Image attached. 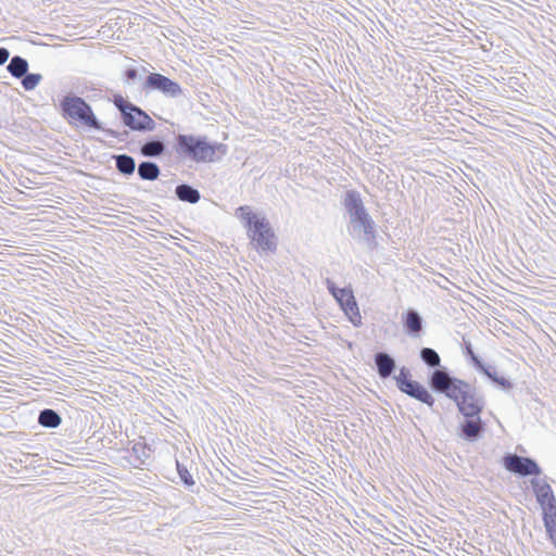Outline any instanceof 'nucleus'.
<instances>
[{
  "mask_svg": "<svg viewBox=\"0 0 556 556\" xmlns=\"http://www.w3.org/2000/svg\"><path fill=\"white\" fill-rule=\"evenodd\" d=\"M89 91H97V89L85 84L81 88L77 87L78 93L68 92L65 94L59 103L61 116L70 123H77L85 128L102 131L119 142L125 141L128 138V131L106 128L97 117L92 106L81 97L86 94L88 99H94L97 94L90 96Z\"/></svg>",
  "mask_w": 556,
  "mask_h": 556,
  "instance_id": "f257e3e1",
  "label": "nucleus"
},
{
  "mask_svg": "<svg viewBox=\"0 0 556 556\" xmlns=\"http://www.w3.org/2000/svg\"><path fill=\"white\" fill-rule=\"evenodd\" d=\"M235 216L245 228L251 247L260 255L276 253L277 237L264 214L255 212L250 205H241L236 208Z\"/></svg>",
  "mask_w": 556,
  "mask_h": 556,
  "instance_id": "f03ea898",
  "label": "nucleus"
},
{
  "mask_svg": "<svg viewBox=\"0 0 556 556\" xmlns=\"http://www.w3.org/2000/svg\"><path fill=\"white\" fill-rule=\"evenodd\" d=\"M175 152L194 163H215L228 152L225 143L210 141L204 135L178 134L175 137Z\"/></svg>",
  "mask_w": 556,
  "mask_h": 556,
  "instance_id": "7ed1b4c3",
  "label": "nucleus"
},
{
  "mask_svg": "<svg viewBox=\"0 0 556 556\" xmlns=\"http://www.w3.org/2000/svg\"><path fill=\"white\" fill-rule=\"evenodd\" d=\"M434 393L443 394L453 401L460 415L482 413L485 401L475 386L455 376L441 378Z\"/></svg>",
  "mask_w": 556,
  "mask_h": 556,
  "instance_id": "20e7f679",
  "label": "nucleus"
},
{
  "mask_svg": "<svg viewBox=\"0 0 556 556\" xmlns=\"http://www.w3.org/2000/svg\"><path fill=\"white\" fill-rule=\"evenodd\" d=\"M396 388L407 396L427 405L432 408L435 404V399L430 390L421 382L412 379L409 368L402 366L399 374L393 376Z\"/></svg>",
  "mask_w": 556,
  "mask_h": 556,
  "instance_id": "39448f33",
  "label": "nucleus"
},
{
  "mask_svg": "<svg viewBox=\"0 0 556 556\" xmlns=\"http://www.w3.org/2000/svg\"><path fill=\"white\" fill-rule=\"evenodd\" d=\"M121 123L128 132H152L156 128L155 121L139 105L132 103L121 116Z\"/></svg>",
  "mask_w": 556,
  "mask_h": 556,
  "instance_id": "423d86ee",
  "label": "nucleus"
},
{
  "mask_svg": "<svg viewBox=\"0 0 556 556\" xmlns=\"http://www.w3.org/2000/svg\"><path fill=\"white\" fill-rule=\"evenodd\" d=\"M502 463L504 468L519 477H530L538 478L542 475V468L538 464L534 458L528 456H521L515 453H506Z\"/></svg>",
  "mask_w": 556,
  "mask_h": 556,
  "instance_id": "0eeeda50",
  "label": "nucleus"
},
{
  "mask_svg": "<svg viewBox=\"0 0 556 556\" xmlns=\"http://www.w3.org/2000/svg\"><path fill=\"white\" fill-rule=\"evenodd\" d=\"M142 90L146 92L157 91L166 98L177 99L184 96L181 86L161 73H149L142 84Z\"/></svg>",
  "mask_w": 556,
  "mask_h": 556,
  "instance_id": "6e6552de",
  "label": "nucleus"
},
{
  "mask_svg": "<svg viewBox=\"0 0 556 556\" xmlns=\"http://www.w3.org/2000/svg\"><path fill=\"white\" fill-rule=\"evenodd\" d=\"M419 357L421 362L432 370L429 372L427 383L432 392H435L438 388L435 384L441 378L452 377L450 369L441 364V357L439 353L432 348H421L419 351Z\"/></svg>",
  "mask_w": 556,
  "mask_h": 556,
  "instance_id": "1a4fd4ad",
  "label": "nucleus"
},
{
  "mask_svg": "<svg viewBox=\"0 0 556 556\" xmlns=\"http://www.w3.org/2000/svg\"><path fill=\"white\" fill-rule=\"evenodd\" d=\"M482 413L465 414L456 427V435L465 442L476 443L484 435L486 424L481 418Z\"/></svg>",
  "mask_w": 556,
  "mask_h": 556,
  "instance_id": "9d476101",
  "label": "nucleus"
},
{
  "mask_svg": "<svg viewBox=\"0 0 556 556\" xmlns=\"http://www.w3.org/2000/svg\"><path fill=\"white\" fill-rule=\"evenodd\" d=\"M350 224L349 232L354 239L364 241L367 248L371 251L377 249L378 241L375 222L369 213L350 220Z\"/></svg>",
  "mask_w": 556,
  "mask_h": 556,
  "instance_id": "9b49d317",
  "label": "nucleus"
},
{
  "mask_svg": "<svg viewBox=\"0 0 556 556\" xmlns=\"http://www.w3.org/2000/svg\"><path fill=\"white\" fill-rule=\"evenodd\" d=\"M530 484L535 500L542 509V516L556 513V497L546 478H532Z\"/></svg>",
  "mask_w": 556,
  "mask_h": 556,
  "instance_id": "f8f14e48",
  "label": "nucleus"
},
{
  "mask_svg": "<svg viewBox=\"0 0 556 556\" xmlns=\"http://www.w3.org/2000/svg\"><path fill=\"white\" fill-rule=\"evenodd\" d=\"M334 299L348 319L355 327H359L362 325V316L353 291L348 288H342L340 291H338V295Z\"/></svg>",
  "mask_w": 556,
  "mask_h": 556,
  "instance_id": "ddd939ff",
  "label": "nucleus"
},
{
  "mask_svg": "<svg viewBox=\"0 0 556 556\" xmlns=\"http://www.w3.org/2000/svg\"><path fill=\"white\" fill-rule=\"evenodd\" d=\"M404 333L412 339H420L425 334V320L415 308H407L401 315Z\"/></svg>",
  "mask_w": 556,
  "mask_h": 556,
  "instance_id": "4468645a",
  "label": "nucleus"
},
{
  "mask_svg": "<svg viewBox=\"0 0 556 556\" xmlns=\"http://www.w3.org/2000/svg\"><path fill=\"white\" fill-rule=\"evenodd\" d=\"M167 152V144L164 137L153 135L147 137L139 147V153L147 159H160Z\"/></svg>",
  "mask_w": 556,
  "mask_h": 556,
  "instance_id": "2eb2a0df",
  "label": "nucleus"
},
{
  "mask_svg": "<svg viewBox=\"0 0 556 556\" xmlns=\"http://www.w3.org/2000/svg\"><path fill=\"white\" fill-rule=\"evenodd\" d=\"M343 206L350 217V220L368 214L361 193L354 189L348 190L344 193Z\"/></svg>",
  "mask_w": 556,
  "mask_h": 556,
  "instance_id": "dca6fc26",
  "label": "nucleus"
},
{
  "mask_svg": "<svg viewBox=\"0 0 556 556\" xmlns=\"http://www.w3.org/2000/svg\"><path fill=\"white\" fill-rule=\"evenodd\" d=\"M374 363L380 379L390 378L396 370L395 358L386 351L376 352L374 354Z\"/></svg>",
  "mask_w": 556,
  "mask_h": 556,
  "instance_id": "f3484780",
  "label": "nucleus"
},
{
  "mask_svg": "<svg viewBox=\"0 0 556 556\" xmlns=\"http://www.w3.org/2000/svg\"><path fill=\"white\" fill-rule=\"evenodd\" d=\"M175 195L179 201L189 204H195L201 199L200 191L195 187L187 182H181L176 186Z\"/></svg>",
  "mask_w": 556,
  "mask_h": 556,
  "instance_id": "a211bd4d",
  "label": "nucleus"
},
{
  "mask_svg": "<svg viewBox=\"0 0 556 556\" xmlns=\"http://www.w3.org/2000/svg\"><path fill=\"white\" fill-rule=\"evenodd\" d=\"M112 159L115 162V168L116 170L125 176L129 177L131 176L136 170V161L131 155H128L126 153L123 154H114L112 155Z\"/></svg>",
  "mask_w": 556,
  "mask_h": 556,
  "instance_id": "6ab92c4d",
  "label": "nucleus"
},
{
  "mask_svg": "<svg viewBox=\"0 0 556 556\" xmlns=\"http://www.w3.org/2000/svg\"><path fill=\"white\" fill-rule=\"evenodd\" d=\"M37 422L43 428L55 429L61 425L62 417L59 412L52 408H43L39 410Z\"/></svg>",
  "mask_w": 556,
  "mask_h": 556,
  "instance_id": "aec40b11",
  "label": "nucleus"
},
{
  "mask_svg": "<svg viewBox=\"0 0 556 556\" xmlns=\"http://www.w3.org/2000/svg\"><path fill=\"white\" fill-rule=\"evenodd\" d=\"M136 168L141 180L154 181L161 175L160 166L152 161H142Z\"/></svg>",
  "mask_w": 556,
  "mask_h": 556,
  "instance_id": "412c9836",
  "label": "nucleus"
},
{
  "mask_svg": "<svg viewBox=\"0 0 556 556\" xmlns=\"http://www.w3.org/2000/svg\"><path fill=\"white\" fill-rule=\"evenodd\" d=\"M28 68V61L21 55L12 56L7 66V71L10 73L12 77L16 79H20L22 76H25V74H27Z\"/></svg>",
  "mask_w": 556,
  "mask_h": 556,
  "instance_id": "4be33fe9",
  "label": "nucleus"
},
{
  "mask_svg": "<svg viewBox=\"0 0 556 556\" xmlns=\"http://www.w3.org/2000/svg\"><path fill=\"white\" fill-rule=\"evenodd\" d=\"M151 448L141 442H137L131 447V454L135 456V463L132 466L135 468H140L146 464L147 459L150 457Z\"/></svg>",
  "mask_w": 556,
  "mask_h": 556,
  "instance_id": "5701e85b",
  "label": "nucleus"
},
{
  "mask_svg": "<svg viewBox=\"0 0 556 556\" xmlns=\"http://www.w3.org/2000/svg\"><path fill=\"white\" fill-rule=\"evenodd\" d=\"M542 519L546 530V534L548 539L552 541L554 547L556 548V513L543 515Z\"/></svg>",
  "mask_w": 556,
  "mask_h": 556,
  "instance_id": "b1692460",
  "label": "nucleus"
},
{
  "mask_svg": "<svg viewBox=\"0 0 556 556\" xmlns=\"http://www.w3.org/2000/svg\"><path fill=\"white\" fill-rule=\"evenodd\" d=\"M20 79L24 90L31 91L40 84L42 80V75L39 73H29L27 71V74L22 76Z\"/></svg>",
  "mask_w": 556,
  "mask_h": 556,
  "instance_id": "393cba45",
  "label": "nucleus"
},
{
  "mask_svg": "<svg viewBox=\"0 0 556 556\" xmlns=\"http://www.w3.org/2000/svg\"><path fill=\"white\" fill-rule=\"evenodd\" d=\"M176 468H177V473H178L182 484L187 489L191 490V488L194 486L195 481H194L192 475L189 472L187 466H185L178 459H176Z\"/></svg>",
  "mask_w": 556,
  "mask_h": 556,
  "instance_id": "a878e982",
  "label": "nucleus"
},
{
  "mask_svg": "<svg viewBox=\"0 0 556 556\" xmlns=\"http://www.w3.org/2000/svg\"><path fill=\"white\" fill-rule=\"evenodd\" d=\"M463 354L472 367L482 361V358L475 353L470 341L464 340Z\"/></svg>",
  "mask_w": 556,
  "mask_h": 556,
  "instance_id": "bb28decb",
  "label": "nucleus"
},
{
  "mask_svg": "<svg viewBox=\"0 0 556 556\" xmlns=\"http://www.w3.org/2000/svg\"><path fill=\"white\" fill-rule=\"evenodd\" d=\"M473 368L478 372H480V374L484 375L485 377H488L492 382H494L497 379V377H498L495 367L491 366V365H486L483 361L478 363Z\"/></svg>",
  "mask_w": 556,
  "mask_h": 556,
  "instance_id": "cd10ccee",
  "label": "nucleus"
},
{
  "mask_svg": "<svg viewBox=\"0 0 556 556\" xmlns=\"http://www.w3.org/2000/svg\"><path fill=\"white\" fill-rule=\"evenodd\" d=\"M473 368L478 372H480V374L484 375L485 377H488L492 382H494L497 379V377H498L495 367L491 366V365H486L483 361L478 363Z\"/></svg>",
  "mask_w": 556,
  "mask_h": 556,
  "instance_id": "c85d7f7f",
  "label": "nucleus"
},
{
  "mask_svg": "<svg viewBox=\"0 0 556 556\" xmlns=\"http://www.w3.org/2000/svg\"><path fill=\"white\" fill-rule=\"evenodd\" d=\"M111 101L119 112V116L132 104V102L124 98L121 93H114Z\"/></svg>",
  "mask_w": 556,
  "mask_h": 556,
  "instance_id": "c756f323",
  "label": "nucleus"
},
{
  "mask_svg": "<svg viewBox=\"0 0 556 556\" xmlns=\"http://www.w3.org/2000/svg\"><path fill=\"white\" fill-rule=\"evenodd\" d=\"M138 78L139 70L132 66L126 68L122 74V80L127 86L134 85Z\"/></svg>",
  "mask_w": 556,
  "mask_h": 556,
  "instance_id": "7c9ffc66",
  "label": "nucleus"
},
{
  "mask_svg": "<svg viewBox=\"0 0 556 556\" xmlns=\"http://www.w3.org/2000/svg\"><path fill=\"white\" fill-rule=\"evenodd\" d=\"M493 383L497 384L504 391H508L513 388L510 380L503 376H498Z\"/></svg>",
  "mask_w": 556,
  "mask_h": 556,
  "instance_id": "2f4dec72",
  "label": "nucleus"
},
{
  "mask_svg": "<svg viewBox=\"0 0 556 556\" xmlns=\"http://www.w3.org/2000/svg\"><path fill=\"white\" fill-rule=\"evenodd\" d=\"M169 190L170 187L167 186L166 181H162L160 185L155 186L156 194L160 197H166Z\"/></svg>",
  "mask_w": 556,
  "mask_h": 556,
  "instance_id": "473e14b6",
  "label": "nucleus"
},
{
  "mask_svg": "<svg viewBox=\"0 0 556 556\" xmlns=\"http://www.w3.org/2000/svg\"><path fill=\"white\" fill-rule=\"evenodd\" d=\"M326 283H327V289H328L329 293L333 298H336L338 295V291H340L342 288L337 287L336 283L330 279H327Z\"/></svg>",
  "mask_w": 556,
  "mask_h": 556,
  "instance_id": "72a5a7b5",
  "label": "nucleus"
},
{
  "mask_svg": "<svg viewBox=\"0 0 556 556\" xmlns=\"http://www.w3.org/2000/svg\"><path fill=\"white\" fill-rule=\"evenodd\" d=\"M10 58L9 49L0 47V65H3Z\"/></svg>",
  "mask_w": 556,
  "mask_h": 556,
  "instance_id": "f704fd0d",
  "label": "nucleus"
},
{
  "mask_svg": "<svg viewBox=\"0 0 556 556\" xmlns=\"http://www.w3.org/2000/svg\"><path fill=\"white\" fill-rule=\"evenodd\" d=\"M141 72H142V73H146V72H147V68L142 66V67H141Z\"/></svg>",
  "mask_w": 556,
  "mask_h": 556,
  "instance_id": "c9c22d12",
  "label": "nucleus"
}]
</instances>
